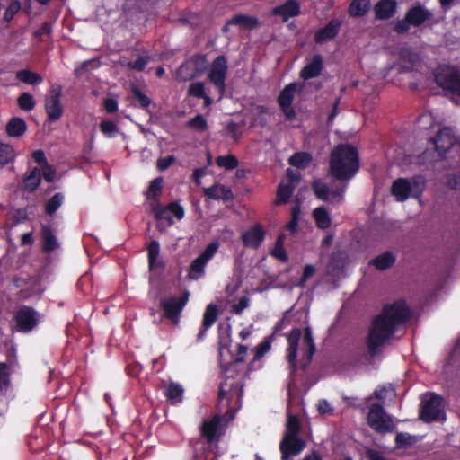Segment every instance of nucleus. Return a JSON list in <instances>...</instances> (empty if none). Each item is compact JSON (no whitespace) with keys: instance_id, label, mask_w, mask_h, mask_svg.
<instances>
[{"instance_id":"nucleus-1","label":"nucleus","mask_w":460,"mask_h":460,"mask_svg":"<svg viewBox=\"0 0 460 460\" xmlns=\"http://www.w3.org/2000/svg\"><path fill=\"white\" fill-rule=\"evenodd\" d=\"M411 315L412 312L403 299L385 305L381 313L373 318L368 330L367 345L369 353L375 356L393 337L397 328L407 323Z\"/></svg>"},{"instance_id":"nucleus-2","label":"nucleus","mask_w":460,"mask_h":460,"mask_svg":"<svg viewBox=\"0 0 460 460\" xmlns=\"http://www.w3.org/2000/svg\"><path fill=\"white\" fill-rule=\"evenodd\" d=\"M432 142L438 155L444 160L447 186L456 190L460 186V143H456V136L448 128L438 130Z\"/></svg>"},{"instance_id":"nucleus-3","label":"nucleus","mask_w":460,"mask_h":460,"mask_svg":"<svg viewBox=\"0 0 460 460\" xmlns=\"http://www.w3.org/2000/svg\"><path fill=\"white\" fill-rule=\"evenodd\" d=\"M224 351L230 353V349L228 347L222 346L219 349V364L224 381L219 385L218 400L219 403L226 402V406L229 407L225 415L229 417V419H234L235 410L231 405L234 401L235 406L241 400L243 392V384L242 378L239 377L240 371L238 366L240 364L232 359L229 362H224Z\"/></svg>"},{"instance_id":"nucleus-4","label":"nucleus","mask_w":460,"mask_h":460,"mask_svg":"<svg viewBox=\"0 0 460 460\" xmlns=\"http://www.w3.org/2000/svg\"><path fill=\"white\" fill-rule=\"evenodd\" d=\"M222 419L219 413L214 414L210 419H204L199 425V438L190 441L198 460L208 459L214 447H217L224 435Z\"/></svg>"},{"instance_id":"nucleus-5","label":"nucleus","mask_w":460,"mask_h":460,"mask_svg":"<svg viewBox=\"0 0 460 460\" xmlns=\"http://www.w3.org/2000/svg\"><path fill=\"white\" fill-rule=\"evenodd\" d=\"M359 169L358 152L349 144H340L330 155V173L336 180L349 181Z\"/></svg>"},{"instance_id":"nucleus-6","label":"nucleus","mask_w":460,"mask_h":460,"mask_svg":"<svg viewBox=\"0 0 460 460\" xmlns=\"http://www.w3.org/2000/svg\"><path fill=\"white\" fill-rule=\"evenodd\" d=\"M433 18L430 10L420 3L411 5L404 14V17L398 19L393 25V31L398 35L406 34L411 27L420 28Z\"/></svg>"},{"instance_id":"nucleus-7","label":"nucleus","mask_w":460,"mask_h":460,"mask_svg":"<svg viewBox=\"0 0 460 460\" xmlns=\"http://www.w3.org/2000/svg\"><path fill=\"white\" fill-rule=\"evenodd\" d=\"M190 292L185 290L181 296H171L162 298L160 308L163 311V317L177 324L181 314L189 301Z\"/></svg>"},{"instance_id":"nucleus-8","label":"nucleus","mask_w":460,"mask_h":460,"mask_svg":"<svg viewBox=\"0 0 460 460\" xmlns=\"http://www.w3.org/2000/svg\"><path fill=\"white\" fill-rule=\"evenodd\" d=\"M435 82L453 97L460 87V70L452 66H438L434 72Z\"/></svg>"},{"instance_id":"nucleus-9","label":"nucleus","mask_w":460,"mask_h":460,"mask_svg":"<svg viewBox=\"0 0 460 460\" xmlns=\"http://www.w3.org/2000/svg\"><path fill=\"white\" fill-rule=\"evenodd\" d=\"M367 424L379 434L392 432L394 429L392 418L385 413L384 407L379 403L371 405L367 414Z\"/></svg>"},{"instance_id":"nucleus-10","label":"nucleus","mask_w":460,"mask_h":460,"mask_svg":"<svg viewBox=\"0 0 460 460\" xmlns=\"http://www.w3.org/2000/svg\"><path fill=\"white\" fill-rule=\"evenodd\" d=\"M228 70L227 59L224 55L217 56L211 63L208 78L221 98L226 92V79Z\"/></svg>"},{"instance_id":"nucleus-11","label":"nucleus","mask_w":460,"mask_h":460,"mask_svg":"<svg viewBox=\"0 0 460 460\" xmlns=\"http://www.w3.org/2000/svg\"><path fill=\"white\" fill-rule=\"evenodd\" d=\"M443 398L432 394L429 399L423 402L420 411V419L425 423H430L445 419Z\"/></svg>"},{"instance_id":"nucleus-12","label":"nucleus","mask_w":460,"mask_h":460,"mask_svg":"<svg viewBox=\"0 0 460 460\" xmlns=\"http://www.w3.org/2000/svg\"><path fill=\"white\" fill-rule=\"evenodd\" d=\"M16 329L20 332H30L40 322L39 313L31 306L22 305L14 314Z\"/></svg>"},{"instance_id":"nucleus-13","label":"nucleus","mask_w":460,"mask_h":460,"mask_svg":"<svg viewBox=\"0 0 460 460\" xmlns=\"http://www.w3.org/2000/svg\"><path fill=\"white\" fill-rule=\"evenodd\" d=\"M61 86H52L49 93L45 96V111L48 120L56 122L63 115V107L61 105Z\"/></svg>"},{"instance_id":"nucleus-14","label":"nucleus","mask_w":460,"mask_h":460,"mask_svg":"<svg viewBox=\"0 0 460 460\" xmlns=\"http://www.w3.org/2000/svg\"><path fill=\"white\" fill-rule=\"evenodd\" d=\"M219 247L217 242H211L208 243L204 251L191 261L190 265L189 276L190 279H197L201 274L204 273V269L208 261H210L216 254Z\"/></svg>"},{"instance_id":"nucleus-15","label":"nucleus","mask_w":460,"mask_h":460,"mask_svg":"<svg viewBox=\"0 0 460 460\" xmlns=\"http://www.w3.org/2000/svg\"><path fill=\"white\" fill-rule=\"evenodd\" d=\"M287 318H288V311L283 313L282 319L276 324L274 327V331L272 334L267 337L262 342H261L255 349V355L252 361L249 364L248 370L252 371L256 369L255 364L260 362L261 358L265 355L267 351L270 350L271 347L272 339L278 335H280V332L287 325Z\"/></svg>"},{"instance_id":"nucleus-16","label":"nucleus","mask_w":460,"mask_h":460,"mask_svg":"<svg viewBox=\"0 0 460 460\" xmlns=\"http://www.w3.org/2000/svg\"><path fill=\"white\" fill-rule=\"evenodd\" d=\"M302 358L300 366L303 370H305L311 364L313 356L315 353V344L313 338L312 330L309 326L304 330V335L301 344Z\"/></svg>"},{"instance_id":"nucleus-17","label":"nucleus","mask_w":460,"mask_h":460,"mask_svg":"<svg viewBox=\"0 0 460 460\" xmlns=\"http://www.w3.org/2000/svg\"><path fill=\"white\" fill-rule=\"evenodd\" d=\"M265 231L261 224H255L241 235V240L244 247L258 249L265 239Z\"/></svg>"},{"instance_id":"nucleus-18","label":"nucleus","mask_w":460,"mask_h":460,"mask_svg":"<svg viewBox=\"0 0 460 460\" xmlns=\"http://www.w3.org/2000/svg\"><path fill=\"white\" fill-rule=\"evenodd\" d=\"M341 24V20L332 19L326 25L315 31L314 41L317 44H323L333 40L339 34Z\"/></svg>"},{"instance_id":"nucleus-19","label":"nucleus","mask_w":460,"mask_h":460,"mask_svg":"<svg viewBox=\"0 0 460 460\" xmlns=\"http://www.w3.org/2000/svg\"><path fill=\"white\" fill-rule=\"evenodd\" d=\"M347 184L341 187H330L326 184L314 185V192L318 199L323 201H340L342 199Z\"/></svg>"},{"instance_id":"nucleus-20","label":"nucleus","mask_w":460,"mask_h":460,"mask_svg":"<svg viewBox=\"0 0 460 460\" xmlns=\"http://www.w3.org/2000/svg\"><path fill=\"white\" fill-rule=\"evenodd\" d=\"M397 8L396 0H379L373 8L375 18L378 21H387L395 15Z\"/></svg>"},{"instance_id":"nucleus-21","label":"nucleus","mask_w":460,"mask_h":460,"mask_svg":"<svg viewBox=\"0 0 460 460\" xmlns=\"http://www.w3.org/2000/svg\"><path fill=\"white\" fill-rule=\"evenodd\" d=\"M323 69V60L320 54H315L310 62L305 66L301 72L300 76L304 80H309L317 77Z\"/></svg>"},{"instance_id":"nucleus-22","label":"nucleus","mask_w":460,"mask_h":460,"mask_svg":"<svg viewBox=\"0 0 460 460\" xmlns=\"http://www.w3.org/2000/svg\"><path fill=\"white\" fill-rule=\"evenodd\" d=\"M391 194L399 202L408 199L411 195V182L407 178L396 179L391 186Z\"/></svg>"},{"instance_id":"nucleus-23","label":"nucleus","mask_w":460,"mask_h":460,"mask_svg":"<svg viewBox=\"0 0 460 460\" xmlns=\"http://www.w3.org/2000/svg\"><path fill=\"white\" fill-rule=\"evenodd\" d=\"M41 182V171L34 167L29 173H26L22 183L21 189L24 192L33 193L39 188Z\"/></svg>"},{"instance_id":"nucleus-24","label":"nucleus","mask_w":460,"mask_h":460,"mask_svg":"<svg viewBox=\"0 0 460 460\" xmlns=\"http://www.w3.org/2000/svg\"><path fill=\"white\" fill-rule=\"evenodd\" d=\"M147 259H148V267L150 270H164V262L159 259L160 255V244L156 240H152L147 247Z\"/></svg>"},{"instance_id":"nucleus-25","label":"nucleus","mask_w":460,"mask_h":460,"mask_svg":"<svg viewBox=\"0 0 460 460\" xmlns=\"http://www.w3.org/2000/svg\"><path fill=\"white\" fill-rule=\"evenodd\" d=\"M204 195L215 200L222 199L224 201H229L234 199L231 189L221 184H215L209 188L204 189Z\"/></svg>"},{"instance_id":"nucleus-26","label":"nucleus","mask_w":460,"mask_h":460,"mask_svg":"<svg viewBox=\"0 0 460 460\" xmlns=\"http://www.w3.org/2000/svg\"><path fill=\"white\" fill-rule=\"evenodd\" d=\"M41 242L42 251L46 253H49L59 247L56 235L48 225H43L41 227Z\"/></svg>"},{"instance_id":"nucleus-27","label":"nucleus","mask_w":460,"mask_h":460,"mask_svg":"<svg viewBox=\"0 0 460 460\" xmlns=\"http://www.w3.org/2000/svg\"><path fill=\"white\" fill-rule=\"evenodd\" d=\"M183 393V387L180 384L174 382L169 383L164 390V396L166 397L167 401L172 405L178 404L182 402Z\"/></svg>"},{"instance_id":"nucleus-28","label":"nucleus","mask_w":460,"mask_h":460,"mask_svg":"<svg viewBox=\"0 0 460 460\" xmlns=\"http://www.w3.org/2000/svg\"><path fill=\"white\" fill-rule=\"evenodd\" d=\"M5 130L9 137H20L26 132L27 124L23 119L13 117L7 122Z\"/></svg>"},{"instance_id":"nucleus-29","label":"nucleus","mask_w":460,"mask_h":460,"mask_svg":"<svg viewBox=\"0 0 460 460\" xmlns=\"http://www.w3.org/2000/svg\"><path fill=\"white\" fill-rule=\"evenodd\" d=\"M228 24H234L243 29L253 30L260 25V22L255 16L240 13L228 20Z\"/></svg>"},{"instance_id":"nucleus-30","label":"nucleus","mask_w":460,"mask_h":460,"mask_svg":"<svg viewBox=\"0 0 460 460\" xmlns=\"http://www.w3.org/2000/svg\"><path fill=\"white\" fill-rule=\"evenodd\" d=\"M396 261L395 256L391 252H385L382 254L372 259L369 262L378 270H385L391 268Z\"/></svg>"},{"instance_id":"nucleus-31","label":"nucleus","mask_w":460,"mask_h":460,"mask_svg":"<svg viewBox=\"0 0 460 460\" xmlns=\"http://www.w3.org/2000/svg\"><path fill=\"white\" fill-rule=\"evenodd\" d=\"M370 6V0H352L348 12L350 17H363L368 13Z\"/></svg>"},{"instance_id":"nucleus-32","label":"nucleus","mask_w":460,"mask_h":460,"mask_svg":"<svg viewBox=\"0 0 460 460\" xmlns=\"http://www.w3.org/2000/svg\"><path fill=\"white\" fill-rule=\"evenodd\" d=\"M15 77L19 81L31 85H39L43 82L40 75L29 69L18 70Z\"/></svg>"},{"instance_id":"nucleus-33","label":"nucleus","mask_w":460,"mask_h":460,"mask_svg":"<svg viewBox=\"0 0 460 460\" xmlns=\"http://www.w3.org/2000/svg\"><path fill=\"white\" fill-rule=\"evenodd\" d=\"M301 336L299 329L295 328L289 332V365H294L297 358L298 344Z\"/></svg>"},{"instance_id":"nucleus-34","label":"nucleus","mask_w":460,"mask_h":460,"mask_svg":"<svg viewBox=\"0 0 460 460\" xmlns=\"http://www.w3.org/2000/svg\"><path fill=\"white\" fill-rule=\"evenodd\" d=\"M313 161L311 154L307 152H296L289 157V165L299 169L307 168Z\"/></svg>"},{"instance_id":"nucleus-35","label":"nucleus","mask_w":460,"mask_h":460,"mask_svg":"<svg viewBox=\"0 0 460 460\" xmlns=\"http://www.w3.org/2000/svg\"><path fill=\"white\" fill-rule=\"evenodd\" d=\"M313 216L318 228L327 229L331 226V217L324 208L319 207L315 208L313 212Z\"/></svg>"},{"instance_id":"nucleus-36","label":"nucleus","mask_w":460,"mask_h":460,"mask_svg":"<svg viewBox=\"0 0 460 460\" xmlns=\"http://www.w3.org/2000/svg\"><path fill=\"white\" fill-rule=\"evenodd\" d=\"M419 441L417 436L411 435L406 432H398L394 438V444L396 448H405L413 446Z\"/></svg>"},{"instance_id":"nucleus-37","label":"nucleus","mask_w":460,"mask_h":460,"mask_svg":"<svg viewBox=\"0 0 460 460\" xmlns=\"http://www.w3.org/2000/svg\"><path fill=\"white\" fill-rule=\"evenodd\" d=\"M130 92L137 106L141 109H147L151 104V99L146 96L137 84H132Z\"/></svg>"},{"instance_id":"nucleus-38","label":"nucleus","mask_w":460,"mask_h":460,"mask_svg":"<svg viewBox=\"0 0 460 460\" xmlns=\"http://www.w3.org/2000/svg\"><path fill=\"white\" fill-rule=\"evenodd\" d=\"M163 181L162 177H157L150 182L148 187L146 197L148 199L155 201V204L158 203V199L162 192Z\"/></svg>"},{"instance_id":"nucleus-39","label":"nucleus","mask_w":460,"mask_h":460,"mask_svg":"<svg viewBox=\"0 0 460 460\" xmlns=\"http://www.w3.org/2000/svg\"><path fill=\"white\" fill-rule=\"evenodd\" d=\"M411 182V195L413 198L419 199L426 187V180L423 176L417 175L409 179Z\"/></svg>"},{"instance_id":"nucleus-40","label":"nucleus","mask_w":460,"mask_h":460,"mask_svg":"<svg viewBox=\"0 0 460 460\" xmlns=\"http://www.w3.org/2000/svg\"><path fill=\"white\" fill-rule=\"evenodd\" d=\"M218 308L214 304H209L203 314L202 325L205 328H210L217 319Z\"/></svg>"},{"instance_id":"nucleus-41","label":"nucleus","mask_w":460,"mask_h":460,"mask_svg":"<svg viewBox=\"0 0 460 460\" xmlns=\"http://www.w3.org/2000/svg\"><path fill=\"white\" fill-rule=\"evenodd\" d=\"M216 164L226 170H234L238 166L239 161L234 155H219L216 158Z\"/></svg>"},{"instance_id":"nucleus-42","label":"nucleus","mask_w":460,"mask_h":460,"mask_svg":"<svg viewBox=\"0 0 460 460\" xmlns=\"http://www.w3.org/2000/svg\"><path fill=\"white\" fill-rule=\"evenodd\" d=\"M63 200L64 196L62 193H56L55 195H53L45 205V213L48 216L54 215L61 207Z\"/></svg>"},{"instance_id":"nucleus-43","label":"nucleus","mask_w":460,"mask_h":460,"mask_svg":"<svg viewBox=\"0 0 460 460\" xmlns=\"http://www.w3.org/2000/svg\"><path fill=\"white\" fill-rule=\"evenodd\" d=\"M284 239H285V235L283 234H281L278 236L275 246L271 250L270 254L273 257L280 260L281 261L286 262V261H288V253L286 252L284 246H283Z\"/></svg>"},{"instance_id":"nucleus-44","label":"nucleus","mask_w":460,"mask_h":460,"mask_svg":"<svg viewBox=\"0 0 460 460\" xmlns=\"http://www.w3.org/2000/svg\"><path fill=\"white\" fill-rule=\"evenodd\" d=\"M14 157L15 154L13 146L0 142V164L5 165L13 161Z\"/></svg>"},{"instance_id":"nucleus-45","label":"nucleus","mask_w":460,"mask_h":460,"mask_svg":"<svg viewBox=\"0 0 460 460\" xmlns=\"http://www.w3.org/2000/svg\"><path fill=\"white\" fill-rule=\"evenodd\" d=\"M306 447L305 439L299 435H292L291 440L289 439V456H296L300 454Z\"/></svg>"},{"instance_id":"nucleus-46","label":"nucleus","mask_w":460,"mask_h":460,"mask_svg":"<svg viewBox=\"0 0 460 460\" xmlns=\"http://www.w3.org/2000/svg\"><path fill=\"white\" fill-rule=\"evenodd\" d=\"M19 108L24 111H31L35 108L33 96L29 93H22L17 99Z\"/></svg>"},{"instance_id":"nucleus-47","label":"nucleus","mask_w":460,"mask_h":460,"mask_svg":"<svg viewBox=\"0 0 460 460\" xmlns=\"http://www.w3.org/2000/svg\"><path fill=\"white\" fill-rule=\"evenodd\" d=\"M153 210H154L155 217L156 218V220H159V221L164 220L169 226L173 224L172 217L171 214L169 213L166 207L163 208L160 206L159 203H157L153 206Z\"/></svg>"},{"instance_id":"nucleus-48","label":"nucleus","mask_w":460,"mask_h":460,"mask_svg":"<svg viewBox=\"0 0 460 460\" xmlns=\"http://www.w3.org/2000/svg\"><path fill=\"white\" fill-rule=\"evenodd\" d=\"M187 127L198 132H204L208 128V123L201 114H198L187 122Z\"/></svg>"},{"instance_id":"nucleus-49","label":"nucleus","mask_w":460,"mask_h":460,"mask_svg":"<svg viewBox=\"0 0 460 460\" xmlns=\"http://www.w3.org/2000/svg\"><path fill=\"white\" fill-rule=\"evenodd\" d=\"M270 15L275 18V22H288V1H285L281 5L272 8Z\"/></svg>"},{"instance_id":"nucleus-50","label":"nucleus","mask_w":460,"mask_h":460,"mask_svg":"<svg viewBox=\"0 0 460 460\" xmlns=\"http://www.w3.org/2000/svg\"><path fill=\"white\" fill-rule=\"evenodd\" d=\"M100 130L106 137H113L119 132L118 126L111 120H102L100 123Z\"/></svg>"},{"instance_id":"nucleus-51","label":"nucleus","mask_w":460,"mask_h":460,"mask_svg":"<svg viewBox=\"0 0 460 460\" xmlns=\"http://www.w3.org/2000/svg\"><path fill=\"white\" fill-rule=\"evenodd\" d=\"M191 63L198 74H202L208 69V62L205 55L199 54L193 56Z\"/></svg>"},{"instance_id":"nucleus-52","label":"nucleus","mask_w":460,"mask_h":460,"mask_svg":"<svg viewBox=\"0 0 460 460\" xmlns=\"http://www.w3.org/2000/svg\"><path fill=\"white\" fill-rule=\"evenodd\" d=\"M205 84L203 82H195L190 84L188 88V95L200 99L205 97Z\"/></svg>"},{"instance_id":"nucleus-53","label":"nucleus","mask_w":460,"mask_h":460,"mask_svg":"<svg viewBox=\"0 0 460 460\" xmlns=\"http://www.w3.org/2000/svg\"><path fill=\"white\" fill-rule=\"evenodd\" d=\"M150 61V57L148 55L141 56L138 58H137L135 61H129L127 64V66L132 70L141 72L143 71L147 64Z\"/></svg>"},{"instance_id":"nucleus-54","label":"nucleus","mask_w":460,"mask_h":460,"mask_svg":"<svg viewBox=\"0 0 460 460\" xmlns=\"http://www.w3.org/2000/svg\"><path fill=\"white\" fill-rule=\"evenodd\" d=\"M288 203V182L282 181L278 188L277 197L275 199L276 205H282Z\"/></svg>"},{"instance_id":"nucleus-55","label":"nucleus","mask_w":460,"mask_h":460,"mask_svg":"<svg viewBox=\"0 0 460 460\" xmlns=\"http://www.w3.org/2000/svg\"><path fill=\"white\" fill-rule=\"evenodd\" d=\"M20 9H21V4L19 3V1L12 2L8 5V7L6 8V10L4 13V20L6 22H10L11 20H13V18L20 11Z\"/></svg>"},{"instance_id":"nucleus-56","label":"nucleus","mask_w":460,"mask_h":460,"mask_svg":"<svg viewBox=\"0 0 460 460\" xmlns=\"http://www.w3.org/2000/svg\"><path fill=\"white\" fill-rule=\"evenodd\" d=\"M279 449L281 452V459L288 460V416L285 420V430L280 441Z\"/></svg>"},{"instance_id":"nucleus-57","label":"nucleus","mask_w":460,"mask_h":460,"mask_svg":"<svg viewBox=\"0 0 460 460\" xmlns=\"http://www.w3.org/2000/svg\"><path fill=\"white\" fill-rule=\"evenodd\" d=\"M169 213L181 220L184 217V208L178 202H171L167 205Z\"/></svg>"},{"instance_id":"nucleus-58","label":"nucleus","mask_w":460,"mask_h":460,"mask_svg":"<svg viewBox=\"0 0 460 460\" xmlns=\"http://www.w3.org/2000/svg\"><path fill=\"white\" fill-rule=\"evenodd\" d=\"M301 431V422L297 416L289 414V436L299 435Z\"/></svg>"},{"instance_id":"nucleus-59","label":"nucleus","mask_w":460,"mask_h":460,"mask_svg":"<svg viewBox=\"0 0 460 460\" xmlns=\"http://www.w3.org/2000/svg\"><path fill=\"white\" fill-rule=\"evenodd\" d=\"M175 160L176 158L172 155L165 157H160L157 160L156 167L161 172L165 171L175 162Z\"/></svg>"},{"instance_id":"nucleus-60","label":"nucleus","mask_w":460,"mask_h":460,"mask_svg":"<svg viewBox=\"0 0 460 460\" xmlns=\"http://www.w3.org/2000/svg\"><path fill=\"white\" fill-rule=\"evenodd\" d=\"M41 178L43 177L47 182H53L55 180L56 170L49 163L41 167Z\"/></svg>"},{"instance_id":"nucleus-61","label":"nucleus","mask_w":460,"mask_h":460,"mask_svg":"<svg viewBox=\"0 0 460 460\" xmlns=\"http://www.w3.org/2000/svg\"><path fill=\"white\" fill-rule=\"evenodd\" d=\"M279 105L288 118V85L284 86L278 99Z\"/></svg>"},{"instance_id":"nucleus-62","label":"nucleus","mask_w":460,"mask_h":460,"mask_svg":"<svg viewBox=\"0 0 460 460\" xmlns=\"http://www.w3.org/2000/svg\"><path fill=\"white\" fill-rule=\"evenodd\" d=\"M250 300L246 296H243L239 298L238 302L233 305V313L235 314H241L243 311L249 306Z\"/></svg>"},{"instance_id":"nucleus-63","label":"nucleus","mask_w":460,"mask_h":460,"mask_svg":"<svg viewBox=\"0 0 460 460\" xmlns=\"http://www.w3.org/2000/svg\"><path fill=\"white\" fill-rule=\"evenodd\" d=\"M52 32V26L49 22H44L41 26L34 31V36L42 40L43 36H49Z\"/></svg>"},{"instance_id":"nucleus-64","label":"nucleus","mask_w":460,"mask_h":460,"mask_svg":"<svg viewBox=\"0 0 460 460\" xmlns=\"http://www.w3.org/2000/svg\"><path fill=\"white\" fill-rule=\"evenodd\" d=\"M315 272V268L311 265V264H307L305 265V267L304 268V270H303V274H302V277L298 282V285L303 287L305 286V283L311 278L313 277V275L314 274Z\"/></svg>"}]
</instances>
